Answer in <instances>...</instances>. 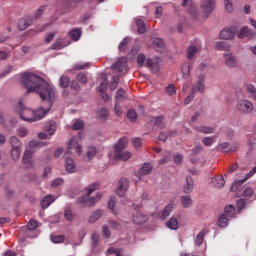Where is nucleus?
I'll list each match as a JSON object with an SVG mask.
<instances>
[{"label": "nucleus", "instance_id": "nucleus-3", "mask_svg": "<svg viewBox=\"0 0 256 256\" xmlns=\"http://www.w3.org/2000/svg\"><path fill=\"white\" fill-rule=\"evenodd\" d=\"M99 189L98 183L90 184L88 187L85 188L86 195L81 196L78 199V203L83 205L84 207H94L97 201L101 200V193H97L95 197H91L92 193H95Z\"/></svg>", "mask_w": 256, "mask_h": 256}, {"label": "nucleus", "instance_id": "nucleus-7", "mask_svg": "<svg viewBox=\"0 0 256 256\" xmlns=\"http://www.w3.org/2000/svg\"><path fill=\"white\" fill-rule=\"evenodd\" d=\"M145 65L151 70L152 73H159L161 69V58H148L146 59Z\"/></svg>", "mask_w": 256, "mask_h": 256}, {"label": "nucleus", "instance_id": "nucleus-62", "mask_svg": "<svg viewBox=\"0 0 256 256\" xmlns=\"http://www.w3.org/2000/svg\"><path fill=\"white\" fill-rule=\"evenodd\" d=\"M137 63L139 65V67H143V65H145V54L141 53L138 55Z\"/></svg>", "mask_w": 256, "mask_h": 256}, {"label": "nucleus", "instance_id": "nucleus-16", "mask_svg": "<svg viewBox=\"0 0 256 256\" xmlns=\"http://www.w3.org/2000/svg\"><path fill=\"white\" fill-rule=\"evenodd\" d=\"M148 219L147 215L140 212H136L132 215V221L136 225H143V223H147Z\"/></svg>", "mask_w": 256, "mask_h": 256}, {"label": "nucleus", "instance_id": "nucleus-23", "mask_svg": "<svg viewBox=\"0 0 256 256\" xmlns=\"http://www.w3.org/2000/svg\"><path fill=\"white\" fill-rule=\"evenodd\" d=\"M125 147H127V138L126 137L120 138L114 146L115 153H119L123 151Z\"/></svg>", "mask_w": 256, "mask_h": 256}, {"label": "nucleus", "instance_id": "nucleus-31", "mask_svg": "<svg viewBox=\"0 0 256 256\" xmlns=\"http://www.w3.org/2000/svg\"><path fill=\"white\" fill-rule=\"evenodd\" d=\"M205 235H207V230L203 229L201 230L197 236H196V240L195 243L198 247H201V245H203V241L205 239Z\"/></svg>", "mask_w": 256, "mask_h": 256}, {"label": "nucleus", "instance_id": "nucleus-36", "mask_svg": "<svg viewBox=\"0 0 256 256\" xmlns=\"http://www.w3.org/2000/svg\"><path fill=\"white\" fill-rule=\"evenodd\" d=\"M136 26H137L138 33H140V35H143V33H145L146 31V28H145V22L143 21L142 18L136 19Z\"/></svg>", "mask_w": 256, "mask_h": 256}, {"label": "nucleus", "instance_id": "nucleus-59", "mask_svg": "<svg viewBox=\"0 0 256 256\" xmlns=\"http://www.w3.org/2000/svg\"><path fill=\"white\" fill-rule=\"evenodd\" d=\"M65 219L66 221H73V219H75V214H73V210L65 211Z\"/></svg>", "mask_w": 256, "mask_h": 256}, {"label": "nucleus", "instance_id": "nucleus-29", "mask_svg": "<svg viewBox=\"0 0 256 256\" xmlns=\"http://www.w3.org/2000/svg\"><path fill=\"white\" fill-rule=\"evenodd\" d=\"M191 67H193V63L183 64L182 65V77L187 79L191 75Z\"/></svg>", "mask_w": 256, "mask_h": 256}, {"label": "nucleus", "instance_id": "nucleus-11", "mask_svg": "<svg viewBox=\"0 0 256 256\" xmlns=\"http://www.w3.org/2000/svg\"><path fill=\"white\" fill-rule=\"evenodd\" d=\"M237 34V28H225L220 32V39H224L225 41H230L231 39H235V35Z\"/></svg>", "mask_w": 256, "mask_h": 256}, {"label": "nucleus", "instance_id": "nucleus-6", "mask_svg": "<svg viewBox=\"0 0 256 256\" xmlns=\"http://www.w3.org/2000/svg\"><path fill=\"white\" fill-rule=\"evenodd\" d=\"M216 3L215 0H202L200 3V9L204 17H209L213 11H215Z\"/></svg>", "mask_w": 256, "mask_h": 256}, {"label": "nucleus", "instance_id": "nucleus-34", "mask_svg": "<svg viewBox=\"0 0 256 256\" xmlns=\"http://www.w3.org/2000/svg\"><path fill=\"white\" fill-rule=\"evenodd\" d=\"M180 201L184 209H187L191 207V205H193V200L191 199V196H181Z\"/></svg>", "mask_w": 256, "mask_h": 256}, {"label": "nucleus", "instance_id": "nucleus-32", "mask_svg": "<svg viewBox=\"0 0 256 256\" xmlns=\"http://www.w3.org/2000/svg\"><path fill=\"white\" fill-rule=\"evenodd\" d=\"M244 89L246 93H248L250 97L256 101V88L253 86V84H246Z\"/></svg>", "mask_w": 256, "mask_h": 256}, {"label": "nucleus", "instance_id": "nucleus-45", "mask_svg": "<svg viewBox=\"0 0 256 256\" xmlns=\"http://www.w3.org/2000/svg\"><path fill=\"white\" fill-rule=\"evenodd\" d=\"M171 211H173V205L169 204L162 211L161 218L162 219H167V217H169V215H171Z\"/></svg>", "mask_w": 256, "mask_h": 256}, {"label": "nucleus", "instance_id": "nucleus-48", "mask_svg": "<svg viewBox=\"0 0 256 256\" xmlns=\"http://www.w3.org/2000/svg\"><path fill=\"white\" fill-rule=\"evenodd\" d=\"M166 95H169L170 97H173V95H176L177 90L175 89L174 84H169L165 89Z\"/></svg>", "mask_w": 256, "mask_h": 256}, {"label": "nucleus", "instance_id": "nucleus-38", "mask_svg": "<svg viewBox=\"0 0 256 256\" xmlns=\"http://www.w3.org/2000/svg\"><path fill=\"white\" fill-rule=\"evenodd\" d=\"M197 46L195 45H190L187 49V59H193L195 55H197Z\"/></svg>", "mask_w": 256, "mask_h": 256}, {"label": "nucleus", "instance_id": "nucleus-4", "mask_svg": "<svg viewBox=\"0 0 256 256\" xmlns=\"http://www.w3.org/2000/svg\"><path fill=\"white\" fill-rule=\"evenodd\" d=\"M44 131L38 133V139H51L52 135H55L57 131V122L50 120L44 124Z\"/></svg>", "mask_w": 256, "mask_h": 256}, {"label": "nucleus", "instance_id": "nucleus-43", "mask_svg": "<svg viewBox=\"0 0 256 256\" xmlns=\"http://www.w3.org/2000/svg\"><path fill=\"white\" fill-rule=\"evenodd\" d=\"M11 157L13 161H19V158L21 157V148H12Z\"/></svg>", "mask_w": 256, "mask_h": 256}, {"label": "nucleus", "instance_id": "nucleus-13", "mask_svg": "<svg viewBox=\"0 0 256 256\" xmlns=\"http://www.w3.org/2000/svg\"><path fill=\"white\" fill-rule=\"evenodd\" d=\"M255 173L256 166L249 173H247L243 179L239 180L238 182H234L230 188V191H237L239 189V185H243V183H245V181H247L248 179H251V177H253Z\"/></svg>", "mask_w": 256, "mask_h": 256}, {"label": "nucleus", "instance_id": "nucleus-47", "mask_svg": "<svg viewBox=\"0 0 256 256\" xmlns=\"http://www.w3.org/2000/svg\"><path fill=\"white\" fill-rule=\"evenodd\" d=\"M50 239L52 243H63V241H65V236L52 234L50 235Z\"/></svg>", "mask_w": 256, "mask_h": 256}, {"label": "nucleus", "instance_id": "nucleus-44", "mask_svg": "<svg viewBox=\"0 0 256 256\" xmlns=\"http://www.w3.org/2000/svg\"><path fill=\"white\" fill-rule=\"evenodd\" d=\"M249 35H250L249 27L244 26L238 32V39H243L244 37H249Z\"/></svg>", "mask_w": 256, "mask_h": 256}, {"label": "nucleus", "instance_id": "nucleus-57", "mask_svg": "<svg viewBox=\"0 0 256 256\" xmlns=\"http://www.w3.org/2000/svg\"><path fill=\"white\" fill-rule=\"evenodd\" d=\"M83 127H85V124L82 120H76L73 124V129L75 131H79L80 129H83Z\"/></svg>", "mask_w": 256, "mask_h": 256}, {"label": "nucleus", "instance_id": "nucleus-9", "mask_svg": "<svg viewBox=\"0 0 256 256\" xmlns=\"http://www.w3.org/2000/svg\"><path fill=\"white\" fill-rule=\"evenodd\" d=\"M223 57L226 67H228L229 69H235V67H237V57H235L233 53L226 52L223 54Z\"/></svg>", "mask_w": 256, "mask_h": 256}, {"label": "nucleus", "instance_id": "nucleus-25", "mask_svg": "<svg viewBox=\"0 0 256 256\" xmlns=\"http://www.w3.org/2000/svg\"><path fill=\"white\" fill-rule=\"evenodd\" d=\"M212 185L216 187V189H221L222 187H225V178H223V176L212 178Z\"/></svg>", "mask_w": 256, "mask_h": 256}, {"label": "nucleus", "instance_id": "nucleus-24", "mask_svg": "<svg viewBox=\"0 0 256 256\" xmlns=\"http://www.w3.org/2000/svg\"><path fill=\"white\" fill-rule=\"evenodd\" d=\"M222 215H225V217H227L231 221V219H233V217H235L236 215L235 206L233 205L226 206L224 209V213H222Z\"/></svg>", "mask_w": 256, "mask_h": 256}, {"label": "nucleus", "instance_id": "nucleus-5", "mask_svg": "<svg viewBox=\"0 0 256 256\" xmlns=\"http://www.w3.org/2000/svg\"><path fill=\"white\" fill-rule=\"evenodd\" d=\"M236 109L239 113H242V115H249V113H253L255 105H253L251 101L243 99L237 103Z\"/></svg>", "mask_w": 256, "mask_h": 256}, {"label": "nucleus", "instance_id": "nucleus-30", "mask_svg": "<svg viewBox=\"0 0 256 256\" xmlns=\"http://www.w3.org/2000/svg\"><path fill=\"white\" fill-rule=\"evenodd\" d=\"M229 219L227 216H225V214H221L217 220V225L218 227H228L229 226Z\"/></svg>", "mask_w": 256, "mask_h": 256}, {"label": "nucleus", "instance_id": "nucleus-56", "mask_svg": "<svg viewBox=\"0 0 256 256\" xmlns=\"http://www.w3.org/2000/svg\"><path fill=\"white\" fill-rule=\"evenodd\" d=\"M218 151H223L224 153H227V149H229V142H222L218 144L217 146Z\"/></svg>", "mask_w": 256, "mask_h": 256}, {"label": "nucleus", "instance_id": "nucleus-10", "mask_svg": "<svg viewBox=\"0 0 256 256\" xmlns=\"http://www.w3.org/2000/svg\"><path fill=\"white\" fill-rule=\"evenodd\" d=\"M112 68L115 71H118V73H127V58L125 57L118 58L115 64L112 65Z\"/></svg>", "mask_w": 256, "mask_h": 256}, {"label": "nucleus", "instance_id": "nucleus-17", "mask_svg": "<svg viewBox=\"0 0 256 256\" xmlns=\"http://www.w3.org/2000/svg\"><path fill=\"white\" fill-rule=\"evenodd\" d=\"M193 189H195V181H193V177L186 176V183L183 186V193H193Z\"/></svg>", "mask_w": 256, "mask_h": 256}, {"label": "nucleus", "instance_id": "nucleus-42", "mask_svg": "<svg viewBox=\"0 0 256 256\" xmlns=\"http://www.w3.org/2000/svg\"><path fill=\"white\" fill-rule=\"evenodd\" d=\"M215 141H217V136H211L203 138L202 143L206 147H211V145L215 143Z\"/></svg>", "mask_w": 256, "mask_h": 256}, {"label": "nucleus", "instance_id": "nucleus-58", "mask_svg": "<svg viewBox=\"0 0 256 256\" xmlns=\"http://www.w3.org/2000/svg\"><path fill=\"white\" fill-rule=\"evenodd\" d=\"M173 161L176 165H181L183 163V156L177 153L173 156Z\"/></svg>", "mask_w": 256, "mask_h": 256}, {"label": "nucleus", "instance_id": "nucleus-19", "mask_svg": "<svg viewBox=\"0 0 256 256\" xmlns=\"http://www.w3.org/2000/svg\"><path fill=\"white\" fill-rule=\"evenodd\" d=\"M194 95L198 93H205V82L203 80L199 79L196 83L192 85V90H191Z\"/></svg>", "mask_w": 256, "mask_h": 256}, {"label": "nucleus", "instance_id": "nucleus-26", "mask_svg": "<svg viewBox=\"0 0 256 256\" xmlns=\"http://www.w3.org/2000/svg\"><path fill=\"white\" fill-rule=\"evenodd\" d=\"M55 198L52 195H47L45 196L42 201H41V207L42 209H47V207H49V205H51L52 203H54Z\"/></svg>", "mask_w": 256, "mask_h": 256}, {"label": "nucleus", "instance_id": "nucleus-28", "mask_svg": "<svg viewBox=\"0 0 256 256\" xmlns=\"http://www.w3.org/2000/svg\"><path fill=\"white\" fill-rule=\"evenodd\" d=\"M195 130L203 133L204 135H211V133H215V128L211 126L195 127Z\"/></svg>", "mask_w": 256, "mask_h": 256}, {"label": "nucleus", "instance_id": "nucleus-27", "mask_svg": "<svg viewBox=\"0 0 256 256\" xmlns=\"http://www.w3.org/2000/svg\"><path fill=\"white\" fill-rule=\"evenodd\" d=\"M166 227L172 231H177V229H179V221H177V218L172 217L170 218V221L166 222Z\"/></svg>", "mask_w": 256, "mask_h": 256}, {"label": "nucleus", "instance_id": "nucleus-22", "mask_svg": "<svg viewBox=\"0 0 256 256\" xmlns=\"http://www.w3.org/2000/svg\"><path fill=\"white\" fill-rule=\"evenodd\" d=\"M114 159L121 160V161H129L131 159V152L129 151H120V152H115Z\"/></svg>", "mask_w": 256, "mask_h": 256}, {"label": "nucleus", "instance_id": "nucleus-37", "mask_svg": "<svg viewBox=\"0 0 256 256\" xmlns=\"http://www.w3.org/2000/svg\"><path fill=\"white\" fill-rule=\"evenodd\" d=\"M12 149H21V141L18 137L12 136L9 139Z\"/></svg>", "mask_w": 256, "mask_h": 256}, {"label": "nucleus", "instance_id": "nucleus-40", "mask_svg": "<svg viewBox=\"0 0 256 256\" xmlns=\"http://www.w3.org/2000/svg\"><path fill=\"white\" fill-rule=\"evenodd\" d=\"M116 103H119V101H124V99H127V92L125 90L119 88L116 93Z\"/></svg>", "mask_w": 256, "mask_h": 256}, {"label": "nucleus", "instance_id": "nucleus-61", "mask_svg": "<svg viewBox=\"0 0 256 256\" xmlns=\"http://www.w3.org/2000/svg\"><path fill=\"white\" fill-rule=\"evenodd\" d=\"M45 9H47L46 6H40L39 9H37L35 12V18L39 19V17H41V15H43V13H45Z\"/></svg>", "mask_w": 256, "mask_h": 256}, {"label": "nucleus", "instance_id": "nucleus-60", "mask_svg": "<svg viewBox=\"0 0 256 256\" xmlns=\"http://www.w3.org/2000/svg\"><path fill=\"white\" fill-rule=\"evenodd\" d=\"M63 179L61 178H56L55 180L52 181L51 183V187H53L54 189H57V187H59L60 185H63Z\"/></svg>", "mask_w": 256, "mask_h": 256}, {"label": "nucleus", "instance_id": "nucleus-41", "mask_svg": "<svg viewBox=\"0 0 256 256\" xmlns=\"http://www.w3.org/2000/svg\"><path fill=\"white\" fill-rule=\"evenodd\" d=\"M102 215L103 213L100 210L94 211L89 218V223H95V221H98V219H101Z\"/></svg>", "mask_w": 256, "mask_h": 256}, {"label": "nucleus", "instance_id": "nucleus-39", "mask_svg": "<svg viewBox=\"0 0 256 256\" xmlns=\"http://www.w3.org/2000/svg\"><path fill=\"white\" fill-rule=\"evenodd\" d=\"M98 117L101 121H107L109 119V110L107 108H101L98 111Z\"/></svg>", "mask_w": 256, "mask_h": 256}, {"label": "nucleus", "instance_id": "nucleus-15", "mask_svg": "<svg viewBox=\"0 0 256 256\" xmlns=\"http://www.w3.org/2000/svg\"><path fill=\"white\" fill-rule=\"evenodd\" d=\"M33 152L27 149L22 158V162L26 165V169H31L33 167Z\"/></svg>", "mask_w": 256, "mask_h": 256}, {"label": "nucleus", "instance_id": "nucleus-1", "mask_svg": "<svg viewBox=\"0 0 256 256\" xmlns=\"http://www.w3.org/2000/svg\"><path fill=\"white\" fill-rule=\"evenodd\" d=\"M21 82L27 89V93H37L39 95L42 99V107L31 110L20 100L15 106L16 113L20 115L22 121H27V123L41 121L51 111L53 103H55V88L39 75L29 72L21 74Z\"/></svg>", "mask_w": 256, "mask_h": 256}, {"label": "nucleus", "instance_id": "nucleus-63", "mask_svg": "<svg viewBox=\"0 0 256 256\" xmlns=\"http://www.w3.org/2000/svg\"><path fill=\"white\" fill-rule=\"evenodd\" d=\"M45 145L43 142L32 140L29 142V147H43Z\"/></svg>", "mask_w": 256, "mask_h": 256}, {"label": "nucleus", "instance_id": "nucleus-12", "mask_svg": "<svg viewBox=\"0 0 256 256\" xmlns=\"http://www.w3.org/2000/svg\"><path fill=\"white\" fill-rule=\"evenodd\" d=\"M129 187V180L122 178L118 183V187L116 188V194L118 197H125V193H127V189Z\"/></svg>", "mask_w": 256, "mask_h": 256}, {"label": "nucleus", "instance_id": "nucleus-51", "mask_svg": "<svg viewBox=\"0 0 256 256\" xmlns=\"http://www.w3.org/2000/svg\"><path fill=\"white\" fill-rule=\"evenodd\" d=\"M153 43L157 49H165V42L161 38H155Z\"/></svg>", "mask_w": 256, "mask_h": 256}, {"label": "nucleus", "instance_id": "nucleus-50", "mask_svg": "<svg viewBox=\"0 0 256 256\" xmlns=\"http://www.w3.org/2000/svg\"><path fill=\"white\" fill-rule=\"evenodd\" d=\"M255 191H253V188L251 187H246L242 193H240V195H242L243 197H253Z\"/></svg>", "mask_w": 256, "mask_h": 256}, {"label": "nucleus", "instance_id": "nucleus-46", "mask_svg": "<svg viewBox=\"0 0 256 256\" xmlns=\"http://www.w3.org/2000/svg\"><path fill=\"white\" fill-rule=\"evenodd\" d=\"M129 43V37H125L119 44L118 49L119 51H121L122 53H125V51H127V45Z\"/></svg>", "mask_w": 256, "mask_h": 256}, {"label": "nucleus", "instance_id": "nucleus-54", "mask_svg": "<svg viewBox=\"0 0 256 256\" xmlns=\"http://www.w3.org/2000/svg\"><path fill=\"white\" fill-rule=\"evenodd\" d=\"M127 117L129 119V121H132V123H133L134 121L137 120V112H135V110H133V109L128 110Z\"/></svg>", "mask_w": 256, "mask_h": 256}, {"label": "nucleus", "instance_id": "nucleus-14", "mask_svg": "<svg viewBox=\"0 0 256 256\" xmlns=\"http://www.w3.org/2000/svg\"><path fill=\"white\" fill-rule=\"evenodd\" d=\"M33 25V18L31 16H26L18 20V29L20 31H25L27 27H31Z\"/></svg>", "mask_w": 256, "mask_h": 256}, {"label": "nucleus", "instance_id": "nucleus-52", "mask_svg": "<svg viewBox=\"0 0 256 256\" xmlns=\"http://www.w3.org/2000/svg\"><path fill=\"white\" fill-rule=\"evenodd\" d=\"M51 49L58 51L63 49V39L56 40L55 43L52 44Z\"/></svg>", "mask_w": 256, "mask_h": 256}, {"label": "nucleus", "instance_id": "nucleus-53", "mask_svg": "<svg viewBox=\"0 0 256 256\" xmlns=\"http://www.w3.org/2000/svg\"><path fill=\"white\" fill-rule=\"evenodd\" d=\"M77 81H79V83H82V85H87V75L84 73H79L76 76Z\"/></svg>", "mask_w": 256, "mask_h": 256}, {"label": "nucleus", "instance_id": "nucleus-2", "mask_svg": "<svg viewBox=\"0 0 256 256\" xmlns=\"http://www.w3.org/2000/svg\"><path fill=\"white\" fill-rule=\"evenodd\" d=\"M74 149L75 153L81 157L83 161L91 162L94 157H97V153H99V149H97L93 145H88L83 153V146L77 142V137H73L68 143V151Z\"/></svg>", "mask_w": 256, "mask_h": 256}, {"label": "nucleus", "instance_id": "nucleus-64", "mask_svg": "<svg viewBox=\"0 0 256 256\" xmlns=\"http://www.w3.org/2000/svg\"><path fill=\"white\" fill-rule=\"evenodd\" d=\"M55 39V33L51 32L46 34V37L44 38L45 43H51Z\"/></svg>", "mask_w": 256, "mask_h": 256}, {"label": "nucleus", "instance_id": "nucleus-35", "mask_svg": "<svg viewBox=\"0 0 256 256\" xmlns=\"http://www.w3.org/2000/svg\"><path fill=\"white\" fill-rule=\"evenodd\" d=\"M69 36L72 38V41H79L81 39V29L75 28L71 30Z\"/></svg>", "mask_w": 256, "mask_h": 256}, {"label": "nucleus", "instance_id": "nucleus-55", "mask_svg": "<svg viewBox=\"0 0 256 256\" xmlns=\"http://www.w3.org/2000/svg\"><path fill=\"white\" fill-rule=\"evenodd\" d=\"M27 227L30 231H34V229H37L39 227V222L32 219L28 222Z\"/></svg>", "mask_w": 256, "mask_h": 256}, {"label": "nucleus", "instance_id": "nucleus-49", "mask_svg": "<svg viewBox=\"0 0 256 256\" xmlns=\"http://www.w3.org/2000/svg\"><path fill=\"white\" fill-rule=\"evenodd\" d=\"M116 201H117V198L115 196H111L108 202V209H110V211H112V213H114L115 215L117 214V212H115Z\"/></svg>", "mask_w": 256, "mask_h": 256}, {"label": "nucleus", "instance_id": "nucleus-21", "mask_svg": "<svg viewBox=\"0 0 256 256\" xmlns=\"http://www.w3.org/2000/svg\"><path fill=\"white\" fill-rule=\"evenodd\" d=\"M150 123H152L154 127H158L159 129L165 128V118H163V116L152 117Z\"/></svg>", "mask_w": 256, "mask_h": 256}, {"label": "nucleus", "instance_id": "nucleus-8", "mask_svg": "<svg viewBox=\"0 0 256 256\" xmlns=\"http://www.w3.org/2000/svg\"><path fill=\"white\" fill-rule=\"evenodd\" d=\"M182 6H184L188 13L194 18L199 17V11H197V5L193 4V0H182Z\"/></svg>", "mask_w": 256, "mask_h": 256}, {"label": "nucleus", "instance_id": "nucleus-20", "mask_svg": "<svg viewBox=\"0 0 256 256\" xmlns=\"http://www.w3.org/2000/svg\"><path fill=\"white\" fill-rule=\"evenodd\" d=\"M65 169L67 173H75V171H77V165L75 164V160H73V158H66Z\"/></svg>", "mask_w": 256, "mask_h": 256}, {"label": "nucleus", "instance_id": "nucleus-33", "mask_svg": "<svg viewBox=\"0 0 256 256\" xmlns=\"http://www.w3.org/2000/svg\"><path fill=\"white\" fill-rule=\"evenodd\" d=\"M215 49L216 51H229V49H231V45L225 41H220L216 43Z\"/></svg>", "mask_w": 256, "mask_h": 256}, {"label": "nucleus", "instance_id": "nucleus-18", "mask_svg": "<svg viewBox=\"0 0 256 256\" xmlns=\"http://www.w3.org/2000/svg\"><path fill=\"white\" fill-rule=\"evenodd\" d=\"M153 171V165L149 162L144 163L138 171V175L143 176V175H150V173Z\"/></svg>", "mask_w": 256, "mask_h": 256}]
</instances>
